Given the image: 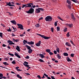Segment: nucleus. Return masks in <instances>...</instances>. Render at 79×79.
I'll return each mask as SVG.
<instances>
[{"label": "nucleus", "instance_id": "a18cd8bd", "mask_svg": "<svg viewBox=\"0 0 79 79\" xmlns=\"http://www.w3.org/2000/svg\"><path fill=\"white\" fill-rule=\"evenodd\" d=\"M68 7L69 8V9H71V6L69 5H68Z\"/></svg>", "mask_w": 79, "mask_h": 79}, {"label": "nucleus", "instance_id": "6ab92c4d", "mask_svg": "<svg viewBox=\"0 0 79 79\" xmlns=\"http://www.w3.org/2000/svg\"><path fill=\"white\" fill-rule=\"evenodd\" d=\"M12 40L13 42H18V40H18V39H16V40H15V39L14 38H13L12 39Z\"/></svg>", "mask_w": 79, "mask_h": 79}, {"label": "nucleus", "instance_id": "49530a36", "mask_svg": "<svg viewBox=\"0 0 79 79\" xmlns=\"http://www.w3.org/2000/svg\"><path fill=\"white\" fill-rule=\"evenodd\" d=\"M74 54H71L70 55V56L71 57H74Z\"/></svg>", "mask_w": 79, "mask_h": 79}, {"label": "nucleus", "instance_id": "f8f14e48", "mask_svg": "<svg viewBox=\"0 0 79 79\" xmlns=\"http://www.w3.org/2000/svg\"><path fill=\"white\" fill-rule=\"evenodd\" d=\"M27 44H29V45H34V42L31 41L30 42H28Z\"/></svg>", "mask_w": 79, "mask_h": 79}, {"label": "nucleus", "instance_id": "2f4dec72", "mask_svg": "<svg viewBox=\"0 0 79 79\" xmlns=\"http://www.w3.org/2000/svg\"><path fill=\"white\" fill-rule=\"evenodd\" d=\"M19 76L20 75L19 74H18L17 75V77H18L19 78H20V79H22V77L21 76Z\"/></svg>", "mask_w": 79, "mask_h": 79}, {"label": "nucleus", "instance_id": "f257e3e1", "mask_svg": "<svg viewBox=\"0 0 79 79\" xmlns=\"http://www.w3.org/2000/svg\"><path fill=\"white\" fill-rule=\"evenodd\" d=\"M52 19H53V18L50 16H47L45 18L46 21L48 22H51L52 21Z\"/></svg>", "mask_w": 79, "mask_h": 79}, {"label": "nucleus", "instance_id": "423d86ee", "mask_svg": "<svg viewBox=\"0 0 79 79\" xmlns=\"http://www.w3.org/2000/svg\"><path fill=\"white\" fill-rule=\"evenodd\" d=\"M71 16L72 19H73L74 21L76 20V18H75V17H74V15L73 13H72L71 14Z\"/></svg>", "mask_w": 79, "mask_h": 79}, {"label": "nucleus", "instance_id": "0eeeda50", "mask_svg": "<svg viewBox=\"0 0 79 79\" xmlns=\"http://www.w3.org/2000/svg\"><path fill=\"white\" fill-rule=\"evenodd\" d=\"M41 44V41H39V42L35 44V45L37 47H40V44Z\"/></svg>", "mask_w": 79, "mask_h": 79}, {"label": "nucleus", "instance_id": "bb28decb", "mask_svg": "<svg viewBox=\"0 0 79 79\" xmlns=\"http://www.w3.org/2000/svg\"><path fill=\"white\" fill-rule=\"evenodd\" d=\"M63 55L64 56H68V54L66 52H65L63 53Z\"/></svg>", "mask_w": 79, "mask_h": 79}, {"label": "nucleus", "instance_id": "4468645a", "mask_svg": "<svg viewBox=\"0 0 79 79\" xmlns=\"http://www.w3.org/2000/svg\"><path fill=\"white\" fill-rule=\"evenodd\" d=\"M16 50H17L18 52H20V48H19V47L18 46H17V47L15 48Z\"/></svg>", "mask_w": 79, "mask_h": 79}, {"label": "nucleus", "instance_id": "5fc2aeb1", "mask_svg": "<svg viewBox=\"0 0 79 79\" xmlns=\"http://www.w3.org/2000/svg\"><path fill=\"white\" fill-rule=\"evenodd\" d=\"M44 76H45L46 77H48V75H46V74L44 73Z\"/></svg>", "mask_w": 79, "mask_h": 79}, {"label": "nucleus", "instance_id": "f704fd0d", "mask_svg": "<svg viewBox=\"0 0 79 79\" xmlns=\"http://www.w3.org/2000/svg\"><path fill=\"white\" fill-rule=\"evenodd\" d=\"M56 50L58 53H60V48H57L56 49Z\"/></svg>", "mask_w": 79, "mask_h": 79}, {"label": "nucleus", "instance_id": "72a5a7b5", "mask_svg": "<svg viewBox=\"0 0 79 79\" xmlns=\"http://www.w3.org/2000/svg\"><path fill=\"white\" fill-rule=\"evenodd\" d=\"M8 54H9V55H10V56H15L14 55V54H11L10 53H8Z\"/></svg>", "mask_w": 79, "mask_h": 79}, {"label": "nucleus", "instance_id": "9b49d317", "mask_svg": "<svg viewBox=\"0 0 79 79\" xmlns=\"http://www.w3.org/2000/svg\"><path fill=\"white\" fill-rule=\"evenodd\" d=\"M14 55H15V56H17V57L18 58H21V56L19 55H18L17 52H15Z\"/></svg>", "mask_w": 79, "mask_h": 79}, {"label": "nucleus", "instance_id": "58836bf2", "mask_svg": "<svg viewBox=\"0 0 79 79\" xmlns=\"http://www.w3.org/2000/svg\"><path fill=\"white\" fill-rule=\"evenodd\" d=\"M58 23V22L56 21L54 23V25L55 26H57V23Z\"/></svg>", "mask_w": 79, "mask_h": 79}, {"label": "nucleus", "instance_id": "79ce46f5", "mask_svg": "<svg viewBox=\"0 0 79 79\" xmlns=\"http://www.w3.org/2000/svg\"><path fill=\"white\" fill-rule=\"evenodd\" d=\"M37 77H38V78H39V79H42V78L40 77V76L39 75L37 76Z\"/></svg>", "mask_w": 79, "mask_h": 79}, {"label": "nucleus", "instance_id": "b1692460", "mask_svg": "<svg viewBox=\"0 0 79 79\" xmlns=\"http://www.w3.org/2000/svg\"><path fill=\"white\" fill-rule=\"evenodd\" d=\"M35 26L36 27H39L40 25H39V23H37L36 25H35Z\"/></svg>", "mask_w": 79, "mask_h": 79}, {"label": "nucleus", "instance_id": "ea45409f", "mask_svg": "<svg viewBox=\"0 0 79 79\" xmlns=\"http://www.w3.org/2000/svg\"><path fill=\"white\" fill-rule=\"evenodd\" d=\"M12 64H16V62H15V60L13 61L12 62Z\"/></svg>", "mask_w": 79, "mask_h": 79}, {"label": "nucleus", "instance_id": "37998d69", "mask_svg": "<svg viewBox=\"0 0 79 79\" xmlns=\"http://www.w3.org/2000/svg\"><path fill=\"white\" fill-rule=\"evenodd\" d=\"M39 9H40V10L41 11H44V9L42 8H39Z\"/></svg>", "mask_w": 79, "mask_h": 79}, {"label": "nucleus", "instance_id": "e2e57ef3", "mask_svg": "<svg viewBox=\"0 0 79 79\" xmlns=\"http://www.w3.org/2000/svg\"><path fill=\"white\" fill-rule=\"evenodd\" d=\"M4 59L5 60H6V61H8V58L6 57L5 58H4Z\"/></svg>", "mask_w": 79, "mask_h": 79}, {"label": "nucleus", "instance_id": "bf43d9fd", "mask_svg": "<svg viewBox=\"0 0 79 79\" xmlns=\"http://www.w3.org/2000/svg\"><path fill=\"white\" fill-rule=\"evenodd\" d=\"M76 1H77V0H73L72 1L73 2H74L75 3H76Z\"/></svg>", "mask_w": 79, "mask_h": 79}, {"label": "nucleus", "instance_id": "c03bdc74", "mask_svg": "<svg viewBox=\"0 0 79 79\" xmlns=\"http://www.w3.org/2000/svg\"><path fill=\"white\" fill-rule=\"evenodd\" d=\"M25 58H26V59H29L30 57L29 56H27L25 57Z\"/></svg>", "mask_w": 79, "mask_h": 79}, {"label": "nucleus", "instance_id": "6e6552de", "mask_svg": "<svg viewBox=\"0 0 79 79\" xmlns=\"http://www.w3.org/2000/svg\"><path fill=\"white\" fill-rule=\"evenodd\" d=\"M35 12L36 13H37V14H39V13H40V10L39 8L36 9Z\"/></svg>", "mask_w": 79, "mask_h": 79}, {"label": "nucleus", "instance_id": "cd10ccee", "mask_svg": "<svg viewBox=\"0 0 79 79\" xmlns=\"http://www.w3.org/2000/svg\"><path fill=\"white\" fill-rule=\"evenodd\" d=\"M3 64H4V65H9V64L7 63L6 62H3Z\"/></svg>", "mask_w": 79, "mask_h": 79}, {"label": "nucleus", "instance_id": "864d4df0", "mask_svg": "<svg viewBox=\"0 0 79 79\" xmlns=\"http://www.w3.org/2000/svg\"><path fill=\"white\" fill-rule=\"evenodd\" d=\"M2 47H6V45L5 44H2Z\"/></svg>", "mask_w": 79, "mask_h": 79}, {"label": "nucleus", "instance_id": "4be33fe9", "mask_svg": "<svg viewBox=\"0 0 79 79\" xmlns=\"http://www.w3.org/2000/svg\"><path fill=\"white\" fill-rule=\"evenodd\" d=\"M67 61L68 62L72 61V60H71L68 57H67Z\"/></svg>", "mask_w": 79, "mask_h": 79}, {"label": "nucleus", "instance_id": "aec40b11", "mask_svg": "<svg viewBox=\"0 0 79 79\" xmlns=\"http://www.w3.org/2000/svg\"><path fill=\"white\" fill-rule=\"evenodd\" d=\"M57 57L58 59H61V56H60V55L59 54V53L57 54Z\"/></svg>", "mask_w": 79, "mask_h": 79}, {"label": "nucleus", "instance_id": "ddd939ff", "mask_svg": "<svg viewBox=\"0 0 79 79\" xmlns=\"http://www.w3.org/2000/svg\"><path fill=\"white\" fill-rule=\"evenodd\" d=\"M10 22L13 24H15V25H16V22L14 20H11L10 21Z\"/></svg>", "mask_w": 79, "mask_h": 79}, {"label": "nucleus", "instance_id": "a19ab883", "mask_svg": "<svg viewBox=\"0 0 79 79\" xmlns=\"http://www.w3.org/2000/svg\"><path fill=\"white\" fill-rule=\"evenodd\" d=\"M66 35H67V37H69V36H70V35H69V32H68L67 33Z\"/></svg>", "mask_w": 79, "mask_h": 79}, {"label": "nucleus", "instance_id": "20e7f679", "mask_svg": "<svg viewBox=\"0 0 79 79\" xmlns=\"http://www.w3.org/2000/svg\"><path fill=\"white\" fill-rule=\"evenodd\" d=\"M17 26H19L18 27V29H20L21 30H24L23 26L22 25V24H20L19 23H17Z\"/></svg>", "mask_w": 79, "mask_h": 79}, {"label": "nucleus", "instance_id": "e433bc0d", "mask_svg": "<svg viewBox=\"0 0 79 79\" xmlns=\"http://www.w3.org/2000/svg\"><path fill=\"white\" fill-rule=\"evenodd\" d=\"M7 31L8 32H10V31H11V30L10 29V28L9 27V29H7Z\"/></svg>", "mask_w": 79, "mask_h": 79}, {"label": "nucleus", "instance_id": "a878e982", "mask_svg": "<svg viewBox=\"0 0 79 79\" xmlns=\"http://www.w3.org/2000/svg\"><path fill=\"white\" fill-rule=\"evenodd\" d=\"M29 50H28V53L31 54L32 52V49H29Z\"/></svg>", "mask_w": 79, "mask_h": 79}, {"label": "nucleus", "instance_id": "473e14b6", "mask_svg": "<svg viewBox=\"0 0 79 79\" xmlns=\"http://www.w3.org/2000/svg\"><path fill=\"white\" fill-rule=\"evenodd\" d=\"M3 34L2 32H0V36L1 38H3Z\"/></svg>", "mask_w": 79, "mask_h": 79}, {"label": "nucleus", "instance_id": "7c9ffc66", "mask_svg": "<svg viewBox=\"0 0 79 79\" xmlns=\"http://www.w3.org/2000/svg\"><path fill=\"white\" fill-rule=\"evenodd\" d=\"M23 64L24 66H26V67H27V68H28V67H29V65H28L27 64H25L24 63H23Z\"/></svg>", "mask_w": 79, "mask_h": 79}, {"label": "nucleus", "instance_id": "c9c22d12", "mask_svg": "<svg viewBox=\"0 0 79 79\" xmlns=\"http://www.w3.org/2000/svg\"><path fill=\"white\" fill-rule=\"evenodd\" d=\"M60 29V28L59 27H57V31H59Z\"/></svg>", "mask_w": 79, "mask_h": 79}, {"label": "nucleus", "instance_id": "09e8293b", "mask_svg": "<svg viewBox=\"0 0 79 79\" xmlns=\"http://www.w3.org/2000/svg\"><path fill=\"white\" fill-rule=\"evenodd\" d=\"M39 60L40 61V62H44V61H43V60L41 59H40Z\"/></svg>", "mask_w": 79, "mask_h": 79}, {"label": "nucleus", "instance_id": "5701e85b", "mask_svg": "<svg viewBox=\"0 0 79 79\" xmlns=\"http://www.w3.org/2000/svg\"><path fill=\"white\" fill-rule=\"evenodd\" d=\"M46 52L48 53H49L51 52V50L50 49H47L46 50Z\"/></svg>", "mask_w": 79, "mask_h": 79}, {"label": "nucleus", "instance_id": "680f3d73", "mask_svg": "<svg viewBox=\"0 0 79 79\" xmlns=\"http://www.w3.org/2000/svg\"><path fill=\"white\" fill-rule=\"evenodd\" d=\"M51 78H52V79H55V77H53V76H52L51 77Z\"/></svg>", "mask_w": 79, "mask_h": 79}, {"label": "nucleus", "instance_id": "f3484780", "mask_svg": "<svg viewBox=\"0 0 79 79\" xmlns=\"http://www.w3.org/2000/svg\"><path fill=\"white\" fill-rule=\"evenodd\" d=\"M26 47L27 48L28 50H30L31 48V47L27 45H25Z\"/></svg>", "mask_w": 79, "mask_h": 79}, {"label": "nucleus", "instance_id": "f03ea898", "mask_svg": "<svg viewBox=\"0 0 79 79\" xmlns=\"http://www.w3.org/2000/svg\"><path fill=\"white\" fill-rule=\"evenodd\" d=\"M34 12V9L32 8V7H31V8L28 11H26V13L28 14H32Z\"/></svg>", "mask_w": 79, "mask_h": 79}, {"label": "nucleus", "instance_id": "a211bd4d", "mask_svg": "<svg viewBox=\"0 0 79 79\" xmlns=\"http://www.w3.org/2000/svg\"><path fill=\"white\" fill-rule=\"evenodd\" d=\"M66 25L67 26H69L70 28L72 27H73V24H67Z\"/></svg>", "mask_w": 79, "mask_h": 79}, {"label": "nucleus", "instance_id": "7ed1b4c3", "mask_svg": "<svg viewBox=\"0 0 79 79\" xmlns=\"http://www.w3.org/2000/svg\"><path fill=\"white\" fill-rule=\"evenodd\" d=\"M36 35H38L40 36V37H42V38H43L44 39L46 40L49 39H50V38H51V37H48L44 35H42L40 34H39L38 33H37Z\"/></svg>", "mask_w": 79, "mask_h": 79}, {"label": "nucleus", "instance_id": "6e6d98bb", "mask_svg": "<svg viewBox=\"0 0 79 79\" xmlns=\"http://www.w3.org/2000/svg\"><path fill=\"white\" fill-rule=\"evenodd\" d=\"M70 43L71 44H73V45H74V43H73V42H72V40H70Z\"/></svg>", "mask_w": 79, "mask_h": 79}, {"label": "nucleus", "instance_id": "c85d7f7f", "mask_svg": "<svg viewBox=\"0 0 79 79\" xmlns=\"http://www.w3.org/2000/svg\"><path fill=\"white\" fill-rule=\"evenodd\" d=\"M67 2L68 4H69V5H71V2L69 1V0H67Z\"/></svg>", "mask_w": 79, "mask_h": 79}, {"label": "nucleus", "instance_id": "412c9836", "mask_svg": "<svg viewBox=\"0 0 79 79\" xmlns=\"http://www.w3.org/2000/svg\"><path fill=\"white\" fill-rule=\"evenodd\" d=\"M39 56H40V57H41V58H44V57H45V56H44L42 54H40L39 55Z\"/></svg>", "mask_w": 79, "mask_h": 79}, {"label": "nucleus", "instance_id": "9d476101", "mask_svg": "<svg viewBox=\"0 0 79 79\" xmlns=\"http://www.w3.org/2000/svg\"><path fill=\"white\" fill-rule=\"evenodd\" d=\"M33 6V3H29L27 4V7H32V6Z\"/></svg>", "mask_w": 79, "mask_h": 79}, {"label": "nucleus", "instance_id": "de8ad7c7", "mask_svg": "<svg viewBox=\"0 0 79 79\" xmlns=\"http://www.w3.org/2000/svg\"><path fill=\"white\" fill-rule=\"evenodd\" d=\"M49 53L50 55H53V53H52V52H50Z\"/></svg>", "mask_w": 79, "mask_h": 79}, {"label": "nucleus", "instance_id": "dca6fc26", "mask_svg": "<svg viewBox=\"0 0 79 79\" xmlns=\"http://www.w3.org/2000/svg\"><path fill=\"white\" fill-rule=\"evenodd\" d=\"M18 68H19V67H15V69H16V70H17L18 71H22V70H21L20 69H18Z\"/></svg>", "mask_w": 79, "mask_h": 79}, {"label": "nucleus", "instance_id": "c756f323", "mask_svg": "<svg viewBox=\"0 0 79 79\" xmlns=\"http://www.w3.org/2000/svg\"><path fill=\"white\" fill-rule=\"evenodd\" d=\"M68 30V28L67 27H65L64 28V32H66Z\"/></svg>", "mask_w": 79, "mask_h": 79}, {"label": "nucleus", "instance_id": "4d7b16f0", "mask_svg": "<svg viewBox=\"0 0 79 79\" xmlns=\"http://www.w3.org/2000/svg\"><path fill=\"white\" fill-rule=\"evenodd\" d=\"M42 19H43V17H41L39 19V21H40Z\"/></svg>", "mask_w": 79, "mask_h": 79}, {"label": "nucleus", "instance_id": "39448f33", "mask_svg": "<svg viewBox=\"0 0 79 79\" xmlns=\"http://www.w3.org/2000/svg\"><path fill=\"white\" fill-rule=\"evenodd\" d=\"M6 6H15V5L11 4V2H6Z\"/></svg>", "mask_w": 79, "mask_h": 79}, {"label": "nucleus", "instance_id": "2eb2a0df", "mask_svg": "<svg viewBox=\"0 0 79 79\" xmlns=\"http://www.w3.org/2000/svg\"><path fill=\"white\" fill-rule=\"evenodd\" d=\"M65 45H67V46H68L69 47H71V44L68 42L66 43Z\"/></svg>", "mask_w": 79, "mask_h": 79}, {"label": "nucleus", "instance_id": "13d9d810", "mask_svg": "<svg viewBox=\"0 0 79 79\" xmlns=\"http://www.w3.org/2000/svg\"><path fill=\"white\" fill-rule=\"evenodd\" d=\"M2 76H3V74H2V73H0V77H2Z\"/></svg>", "mask_w": 79, "mask_h": 79}, {"label": "nucleus", "instance_id": "3c124183", "mask_svg": "<svg viewBox=\"0 0 79 79\" xmlns=\"http://www.w3.org/2000/svg\"><path fill=\"white\" fill-rule=\"evenodd\" d=\"M51 31L52 32H53V28L52 27L51 28Z\"/></svg>", "mask_w": 79, "mask_h": 79}, {"label": "nucleus", "instance_id": "8fccbe9b", "mask_svg": "<svg viewBox=\"0 0 79 79\" xmlns=\"http://www.w3.org/2000/svg\"><path fill=\"white\" fill-rule=\"evenodd\" d=\"M54 54H55L56 55L57 54V52H56V51H54Z\"/></svg>", "mask_w": 79, "mask_h": 79}, {"label": "nucleus", "instance_id": "1a4fd4ad", "mask_svg": "<svg viewBox=\"0 0 79 79\" xmlns=\"http://www.w3.org/2000/svg\"><path fill=\"white\" fill-rule=\"evenodd\" d=\"M7 43H9V44L10 45H15V43L13 42V41L10 40L7 41Z\"/></svg>", "mask_w": 79, "mask_h": 79}, {"label": "nucleus", "instance_id": "774afa93", "mask_svg": "<svg viewBox=\"0 0 79 79\" xmlns=\"http://www.w3.org/2000/svg\"><path fill=\"white\" fill-rule=\"evenodd\" d=\"M32 6V8H35V7H36V6H35V5H34V6H33H33Z\"/></svg>", "mask_w": 79, "mask_h": 79}, {"label": "nucleus", "instance_id": "393cba45", "mask_svg": "<svg viewBox=\"0 0 79 79\" xmlns=\"http://www.w3.org/2000/svg\"><path fill=\"white\" fill-rule=\"evenodd\" d=\"M25 7V8H27V4H26V5H23L22 6V8H24Z\"/></svg>", "mask_w": 79, "mask_h": 79}, {"label": "nucleus", "instance_id": "052dcab7", "mask_svg": "<svg viewBox=\"0 0 79 79\" xmlns=\"http://www.w3.org/2000/svg\"><path fill=\"white\" fill-rule=\"evenodd\" d=\"M20 37H23V36H24V35L23 34V35L21 34L20 35Z\"/></svg>", "mask_w": 79, "mask_h": 79}, {"label": "nucleus", "instance_id": "0e129e2a", "mask_svg": "<svg viewBox=\"0 0 79 79\" xmlns=\"http://www.w3.org/2000/svg\"><path fill=\"white\" fill-rule=\"evenodd\" d=\"M52 2H56V0H52Z\"/></svg>", "mask_w": 79, "mask_h": 79}, {"label": "nucleus", "instance_id": "603ef678", "mask_svg": "<svg viewBox=\"0 0 79 79\" xmlns=\"http://www.w3.org/2000/svg\"><path fill=\"white\" fill-rule=\"evenodd\" d=\"M24 63L25 64H29V63H28V62H27V61H25L24 62Z\"/></svg>", "mask_w": 79, "mask_h": 79}, {"label": "nucleus", "instance_id": "338daca9", "mask_svg": "<svg viewBox=\"0 0 79 79\" xmlns=\"http://www.w3.org/2000/svg\"><path fill=\"white\" fill-rule=\"evenodd\" d=\"M11 35H12V36H15L16 35H15L14 34V33H12L11 34Z\"/></svg>", "mask_w": 79, "mask_h": 79}, {"label": "nucleus", "instance_id": "69168bd1", "mask_svg": "<svg viewBox=\"0 0 79 79\" xmlns=\"http://www.w3.org/2000/svg\"><path fill=\"white\" fill-rule=\"evenodd\" d=\"M16 5H21V4H19L18 3H16Z\"/></svg>", "mask_w": 79, "mask_h": 79}, {"label": "nucleus", "instance_id": "4c0bfd02", "mask_svg": "<svg viewBox=\"0 0 79 79\" xmlns=\"http://www.w3.org/2000/svg\"><path fill=\"white\" fill-rule=\"evenodd\" d=\"M23 42V43H27V41L26 40H24Z\"/></svg>", "mask_w": 79, "mask_h": 79}]
</instances>
